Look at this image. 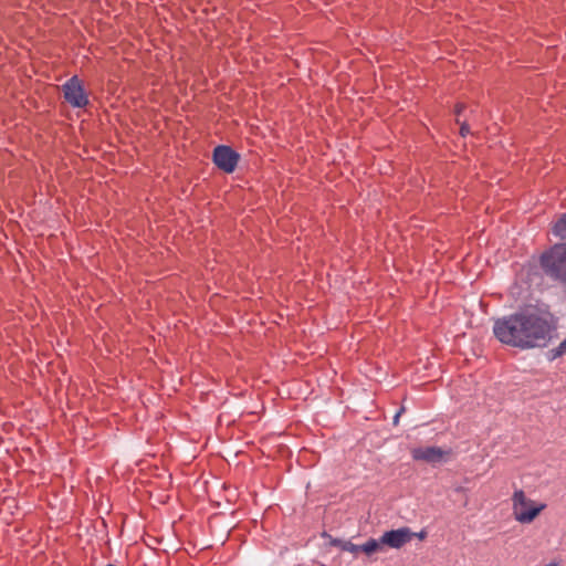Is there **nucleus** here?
<instances>
[{"label":"nucleus","mask_w":566,"mask_h":566,"mask_svg":"<svg viewBox=\"0 0 566 566\" xmlns=\"http://www.w3.org/2000/svg\"><path fill=\"white\" fill-rule=\"evenodd\" d=\"M556 328L557 318L553 313L547 308L530 306L495 319L493 333L502 344L533 349L546 347Z\"/></svg>","instance_id":"1"},{"label":"nucleus","mask_w":566,"mask_h":566,"mask_svg":"<svg viewBox=\"0 0 566 566\" xmlns=\"http://www.w3.org/2000/svg\"><path fill=\"white\" fill-rule=\"evenodd\" d=\"M512 515L521 524H531L547 507L546 503L537 502L526 496L521 489L512 495Z\"/></svg>","instance_id":"2"},{"label":"nucleus","mask_w":566,"mask_h":566,"mask_svg":"<svg viewBox=\"0 0 566 566\" xmlns=\"http://www.w3.org/2000/svg\"><path fill=\"white\" fill-rule=\"evenodd\" d=\"M541 266L552 280L566 283V250H545L541 255Z\"/></svg>","instance_id":"3"},{"label":"nucleus","mask_w":566,"mask_h":566,"mask_svg":"<svg viewBox=\"0 0 566 566\" xmlns=\"http://www.w3.org/2000/svg\"><path fill=\"white\" fill-rule=\"evenodd\" d=\"M64 99L75 108L85 107L90 101L87 94L84 91L82 81L76 76H72L63 85Z\"/></svg>","instance_id":"4"},{"label":"nucleus","mask_w":566,"mask_h":566,"mask_svg":"<svg viewBox=\"0 0 566 566\" xmlns=\"http://www.w3.org/2000/svg\"><path fill=\"white\" fill-rule=\"evenodd\" d=\"M239 159L240 155L227 145H218L212 151L213 164L226 174L235 170Z\"/></svg>","instance_id":"5"},{"label":"nucleus","mask_w":566,"mask_h":566,"mask_svg":"<svg viewBox=\"0 0 566 566\" xmlns=\"http://www.w3.org/2000/svg\"><path fill=\"white\" fill-rule=\"evenodd\" d=\"M449 452L439 447H418L411 449V457L416 461L438 464L446 461Z\"/></svg>","instance_id":"6"},{"label":"nucleus","mask_w":566,"mask_h":566,"mask_svg":"<svg viewBox=\"0 0 566 566\" xmlns=\"http://www.w3.org/2000/svg\"><path fill=\"white\" fill-rule=\"evenodd\" d=\"M415 533L409 527L387 531L381 535V543L390 548L399 549L413 538Z\"/></svg>","instance_id":"7"},{"label":"nucleus","mask_w":566,"mask_h":566,"mask_svg":"<svg viewBox=\"0 0 566 566\" xmlns=\"http://www.w3.org/2000/svg\"><path fill=\"white\" fill-rule=\"evenodd\" d=\"M552 232L559 238L563 242L555 243L552 248H566V212L553 223Z\"/></svg>","instance_id":"8"},{"label":"nucleus","mask_w":566,"mask_h":566,"mask_svg":"<svg viewBox=\"0 0 566 566\" xmlns=\"http://www.w3.org/2000/svg\"><path fill=\"white\" fill-rule=\"evenodd\" d=\"M385 545L381 543V536L379 538H369L363 545H358V553L363 552L367 556H370L375 553L382 552Z\"/></svg>","instance_id":"9"},{"label":"nucleus","mask_w":566,"mask_h":566,"mask_svg":"<svg viewBox=\"0 0 566 566\" xmlns=\"http://www.w3.org/2000/svg\"><path fill=\"white\" fill-rule=\"evenodd\" d=\"M323 536H325V537H327L329 539V544L332 546L339 547L342 551L352 553L354 555L358 554V545L352 543L350 541L333 538L332 536L326 535L325 533L323 534Z\"/></svg>","instance_id":"10"},{"label":"nucleus","mask_w":566,"mask_h":566,"mask_svg":"<svg viewBox=\"0 0 566 566\" xmlns=\"http://www.w3.org/2000/svg\"><path fill=\"white\" fill-rule=\"evenodd\" d=\"M551 359H556L558 357L566 355V337L559 343L557 347L552 348L548 352Z\"/></svg>","instance_id":"11"},{"label":"nucleus","mask_w":566,"mask_h":566,"mask_svg":"<svg viewBox=\"0 0 566 566\" xmlns=\"http://www.w3.org/2000/svg\"><path fill=\"white\" fill-rule=\"evenodd\" d=\"M455 123L460 125L459 134L462 137H467L470 134V126H469L468 122L467 120L461 122L460 118L458 117L455 119Z\"/></svg>","instance_id":"12"},{"label":"nucleus","mask_w":566,"mask_h":566,"mask_svg":"<svg viewBox=\"0 0 566 566\" xmlns=\"http://www.w3.org/2000/svg\"><path fill=\"white\" fill-rule=\"evenodd\" d=\"M467 108V105L462 102H458L454 105V113L457 116H460V114Z\"/></svg>","instance_id":"13"},{"label":"nucleus","mask_w":566,"mask_h":566,"mask_svg":"<svg viewBox=\"0 0 566 566\" xmlns=\"http://www.w3.org/2000/svg\"><path fill=\"white\" fill-rule=\"evenodd\" d=\"M418 537L419 539H424L427 537V532L426 531H421L419 533H415L413 537Z\"/></svg>","instance_id":"14"},{"label":"nucleus","mask_w":566,"mask_h":566,"mask_svg":"<svg viewBox=\"0 0 566 566\" xmlns=\"http://www.w3.org/2000/svg\"><path fill=\"white\" fill-rule=\"evenodd\" d=\"M403 410H405V409H403V408H401V409H400V410L395 415V417H394V423H395V424H397V423H398V421H399V417H400V415L403 412Z\"/></svg>","instance_id":"15"},{"label":"nucleus","mask_w":566,"mask_h":566,"mask_svg":"<svg viewBox=\"0 0 566 566\" xmlns=\"http://www.w3.org/2000/svg\"><path fill=\"white\" fill-rule=\"evenodd\" d=\"M546 566H557V564L556 563H549Z\"/></svg>","instance_id":"16"},{"label":"nucleus","mask_w":566,"mask_h":566,"mask_svg":"<svg viewBox=\"0 0 566 566\" xmlns=\"http://www.w3.org/2000/svg\"><path fill=\"white\" fill-rule=\"evenodd\" d=\"M107 566H115V565H113V564H108Z\"/></svg>","instance_id":"17"}]
</instances>
